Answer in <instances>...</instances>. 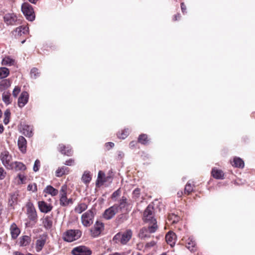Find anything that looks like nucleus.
Wrapping results in <instances>:
<instances>
[{
    "mask_svg": "<svg viewBox=\"0 0 255 255\" xmlns=\"http://www.w3.org/2000/svg\"><path fill=\"white\" fill-rule=\"evenodd\" d=\"M143 220L149 225H157V222L154 218V208L152 205L149 204L143 212Z\"/></svg>",
    "mask_w": 255,
    "mask_h": 255,
    "instance_id": "f257e3e1",
    "label": "nucleus"
},
{
    "mask_svg": "<svg viewBox=\"0 0 255 255\" xmlns=\"http://www.w3.org/2000/svg\"><path fill=\"white\" fill-rule=\"evenodd\" d=\"M132 233L131 230L128 229L124 232L117 234L113 238V241L116 243L126 245L131 238Z\"/></svg>",
    "mask_w": 255,
    "mask_h": 255,
    "instance_id": "f03ea898",
    "label": "nucleus"
},
{
    "mask_svg": "<svg viewBox=\"0 0 255 255\" xmlns=\"http://www.w3.org/2000/svg\"><path fill=\"white\" fill-rule=\"evenodd\" d=\"M68 187L66 184L63 185L59 191V201L60 205L62 207L68 206L73 203L72 198H68L67 193Z\"/></svg>",
    "mask_w": 255,
    "mask_h": 255,
    "instance_id": "7ed1b4c3",
    "label": "nucleus"
},
{
    "mask_svg": "<svg viewBox=\"0 0 255 255\" xmlns=\"http://www.w3.org/2000/svg\"><path fill=\"white\" fill-rule=\"evenodd\" d=\"M82 232L79 230H69L63 234V239L68 242H72L79 239Z\"/></svg>",
    "mask_w": 255,
    "mask_h": 255,
    "instance_id": "20e7f679",
    "label": "nucleus"
},
{
    "mask_svg": "<svg viewBox=\"0 0 255 255\" xmlns=\"http://www.w3.org/2000/svg\"><path fill=\"white\" fill-rule=\"evenodd\" d=\"M158 229L157 225H149L148 228H142L139 231L138 237L141 239L149 238L150 237V234L154 233Z\"/></svg>",
    "mask_w": 255,
    "mask_h": 255,
    "instance_id": "39448f33",
    "label": "nucleus"
},
{
    "mask_svg": "<svg viewBox=\"0 0 255 255\" xmlns=\"http://www.w3.org/2000/svg\"><path fill=\"white\" fill-rule=\"evenodd\" d=\"M0 159L3 165L8 170L12 168V156L7 151H3L1 152Z\"/></svg>",
    "mask_w": 255,
    "mask_h": 255,
    "instance_id": "423d86ee",
    "label": "nucleus"
},
{
    "mask_svg": "<svg viewBox=\"0 0 255 255\" xmlns=\"http://www.w3.org/2000/svg\"><path fill=\"white\" fill-rule=\"evenodd\" d=\"M21 10L28 20L32 21L34 19V11L30 4L27 2L23 3L21 5Z\"/></svg>",
    "mask_w": 255,
    "mask_h": 255,
    "instance_id": "0eeeda50",
    "label": "nucleus"
},
{
    "mask_svg": "<svg viewBox=\"0 0 255 255\" xmlns=\"http://www.w3.org/2000/svg\"><path fill=\"white\" fill-rule=\"evenodd\" d=\"M94 217L93 212L91 210L87 211L81 216L82 225L86 227H90L93 223Z\"/></svg>",
    "mask_w": 255,
    "mask_h": 255,
    "instance_id": "6e6552de",
    "label": "nucleus"
},
{
    "mask_svg": "<svg viewBox=\"0 0 255 255\" xmlns=\"http://www.w3.org/2000/svg\"><path fill=\"white\" fill-rule=\"evenodd\" d=\"M104 229V224L101 222L97 221L90 230L91 236L94 238L98 237Z\"/></svg>",
    "mask_w": 255,
    "mask_h": 255,
    "instance_id": "1a4fd4ad",
    "label": "nucleus"
},
{
    "mask_svg": "<svg viewBox=\"0 0 255 255\" xmlns=\"http://www.w3.org/2000/svg\"><path fill=\"white\" fill-rule=\"evenodd\" d=\"M119 209V206L115 205L105 211L103 217L107 220H110L112 219L117 213H118Z\"/></svg>",
    "mask_w": 255,
    "mask_h": 255,
    "instance_id": "9d476101",
    "label": "nucleus"
},
{
    "mask_svg": "<svg viewBox=\"0 0 255 255\" xmlns=\"http://www.w3.org/2000/svg\"><path fill=\"white\" fill-rule=\"evenodd\" d=\"M72 253L73 255H90L92 252L85 246H79L74 248Z\"/></svg>",
    "mask_w": 255,
    "mask_h": 255,
    "instance_id": "9b49d317",
    "label": "nucleus"
},
{
    "mask_svg": "<svg viewBox=\"0 0 255 255\" xmlns=\"http://www.w3.org/2000/svg\"><path fill=\"white\" fill-rule=\"evenodd\" d=\"M3 19L7 25H14L17 21L16 15L13 13H8L4 15Z\"/></svg>",
    "mask_w": 255,
    "mask_h": 255,
    "instance_id": "f8f14e48",
    "label": "nucleus"
},
{
    "mask_svg": "<svg viewBox=\"0 0 255 255\" xmlns=\"http://www.w3.org/2000/svg\"><path fill=\"white\" fill-rule=\"evenodd\" d=\"M27 215L29 220L35 221L37 218V214L33 205L30 203L27 205Z\"/></svg>",
    "mask_w": 255,
    "mask_h": 255,
    "instance_id": "ddd939ff",
    "label": "nucleus"
},
{
    "mask_svg": "<svg viewBox=\"0 0 255 255\" xmlns=\"http://www.w3.org/2000/svg\"><path fill=\"white\" fill-rule=\"evenodd\" d=\"M38 207L41 212L47 213L51 211L53 206L51 204H48L46 202L41 201L38 203Z\"/></svg>",
    "mask_w": 255,
    "mask_h": 255,
    "instance_id": "4468645a",
    "label": "nucleus"
},
{
    "mask_svg": "<svg viewBox=\"0 0 255 255\" xmlns=\"http://www.w3.org/2000/svg\"><path fill=\"white\" fill-rule=\"evenodd\" d=\"M28 94L26 92H23L18 100V105L20 108L23 107L28 102Z\"/></svg>",
    "mask_w": 255,
    "mask_h": 255,
    "instance_id": "2eb2a0df",
    "label": "nucleus"
},
{
    "mask_svg": "<svg viewBox=\"0 0 255 255\" xmlns=\"http://www.w3.org/2000/svg\"><path fill=\"white\" fill-rule=\"evenodd\" d=\"M26 144L25 138L22 136H20L18 139L17 144L19 150L23 153L26 151Z\"/></svg>",
    "mask_w": 255,
    "mask_h": 255,
    "instance_id": "dca6fc26",
    "label": "nucleus"
},
{
    "mask_svg": "<svg viewBox=\"0 0 255 255\" xmlns=\"http://www.w3.org/2000/svg\"><path fill=\"white\" fill-rule=\"evenodd\" d=\"M10 234L13 239H16L20 233V229L17 227L15 223H13L10 227Z\"/></svg>",
    "mask_w": 255,
    "mask_h": 255,
    "instance_id": "f3484780",
    "label": "nucleus"
},
{
    "mask_svg": "<svg viewBox=\"0 0 255 255\" xmlns=\"http://www.w3.org/2000/svg\"><path fill=\"white\" fill-rule=\"evenodd\" d=\"M165 239L167 243L170 245V246L171 247L174 246L176 239V236L175 233L172 232H169L166 234Z\"/></svg>",
    "mask_w": 255,
    "mask_h": 255,
    "instance_id": "a211bd4d",
    "label": "nucleus"
},
{
    "mask_svg": "<svg viewBox=\"0 0 255 255\" xmlns=\"http://www.w3.org/2000/svg\"><path fill=\"white\" fill-rule=\"evenodd\" d=\"M46 243V237H41L36 242L35 249L37 252L41 251Z\"/></svg>",
    "mask_w": 255,
    "mask_h": 255,
    "instance_id": "6ab92c4d",
    "label": "nucleus"
},
{
    "mask_svg": "<svg viewBox=\"0 0 255 255\" xmlns=\"http://www.w3.org/2000/svg\"><path fill=\"white\" fill-rule=\"evenodd\" d=\"M12 168L10 170H15V171H24L26 169V167L22 162L19 161H14L12 164Z\"/></svg>",
    "mask_w": 255,
    "mask_h": 255,
    "instance_id": "aec40b11",
    "label": "nucleus"
},
{
    "mask_svg": "<svg viewBox=\"0 0 255 255\" xmlns=\"http://www.w3.org/2000/svg\"><path fill=\"white\" fill-rule=\"evenodd\" d=\"M107 181L105 173L102 171H99L98 173V178L96 181V185L100 187Z\"/></svg>",
    "mask_w": 255,
    "mask_h": 255,
    "instance_id": "412c9836",
    "label": "nucleus"
},
{
    "mask_svg": "<svg viewBox=\"0 0 255 255\" xmlns=\"http://www.w3.org/2000/svg\"><path fill=\"white\" fill-rule=\"evenodd\" d=\"M232 165L235 167L243 168L244 167V162L240 157H235L234 158L233 162L231 161Z\"/></svg>",
    "mask_w": 255,
    "mask_h": 255,
    "instance_id": "4be33fe9",
    "label": "nucleus"
},
{
    "mask_svg": "<svg viewBox=\"0 0 255 255\" xmlns=\"http://www.w3.org/2000/svg\"><path fill=\"white\" fill-rule=\"evenodd\" d=\"M186 247L191 252L196 250V242L192 237L189 238L186 242Z\"/></svg>",
    "mask_w": 255,
    "mask_h": 255,
    "instance_id": "5701e85b",
    "label": "nucleus"
},
{
    "mask_svg": "<svg viewBox=\"0 0 255 255\" xmlns=\"http://www.w3.org/2000/svg\"><path fill=\"white\" fill-rule=\"evenodd\" d=\"M212 175L214 178L217 179H223L224 177V172L221 170L218 169L216 168H213Z\"/></svg>",
    "mask_w": 255,
    "mask_h": 255,
    "instance_id": "b1692460",
    "label": "nucleus"
},
{
    "mask_svg": "<svg viewBox=\"0 0 255 255\" xmlns=\"http://www.w3.org/2000/svg\"><path fill=\"white\" fill-rule=\"evenodd\" d=\"M15 33L17 36H21L22 34H27L29 31V28L26 26H20L15 29Z\"/></svg>",
    "mask_w": 255,
    "mask_h": 255,
    "instance_id": "393cba45",
    "label": "nucleus"
},
{
    "mask_svg": "<svg viewBox=\"0 0 255 255\" xmlns=\"http://www.w3.org/2000/svg\"><path fill=\"white\" fill-rule=\"evenodd\" d=\"M33 127L28 125H24L22 127V133L26 136L31 137L33 135Z\"/></svg>",
    "mask_w": 255,
    "mask_h": 255,
    "instance_id": "a878e982",
    "label": "nucleus"
},
{
    "mask_svg": "<svg viewBox=\"0 0 255 255\" xmlns=\"http://www.w3.org/2000/svg\"><path fill=\"white\" fill-rule=\"evenodd\" d=\"M44 192L52 196H55L58 194V190L51 185H48L44 190Z\"/></svg>",
    "mask_w": 255,
    "mask_h": 255,
    "instance_id": "bb28decb",
    "label": "nucleus"
},
{
    "mask_svg": "<svg viewBox=\"0 0 255 255\" xmlns=\"http://www.w3.org/2000/svg\"><path fill=\"white\" fill-rule=\"evenodd\" d=\"M30 242V237L28 236H23L19 238V244L20 246L25 247L28 245Z\"/></svg>",
    "mask_w": 255,
    "mask_h": 255,
    "instance_id": "cd10ccee",
    "label": "nucleus"
},
{
    "mask_svg": "<svg viewBox=\"0 0 255 255\" xmlns=\"http://www.w3.org/2000/svg\"><path fill=\"white\" fill-rule=\"evenodd\" d=\"M59 151L62 154L67 156H71L72 154V151L69 147H66L63 144H59Z\"/></svg>",
    "mask_w": 255,
    "mask_h": 255,
    "instance_id": "c85d7f7f",
    "label": "nucleus"
},
{
    "mask_svg": "<svg viewBox=\"0 0 255 255\" xmlns=\"http://www.w3.org/2000/svg\"><path fill=\"white\" fill-rule=\"evenodd\" d=\"M15 60L9 56H6L3 58L1 61V64L5 66H12L14 65Z\"/></svg>",
    "mask_w": 255,
    "mask_h": 255,
    "instance_id": "c756f323",
    "label": "nucleus"
},
{
    "mask_svg": "<svg viewBox=\"0 0 255 255\" xmlns=\"http://www.w3.org/2000/svg\"><path fill=\"white\" fill-rule=\"evenodd\" d=\"M69 172L68 168L63 166L58 168L56 171V176L57 177H61L65 174H68Z\"/></svg>",
    "mask_w": 255,
    "mask_h": 255,
    "instance_id": "7c9ffc66",
    "label": "nucleus"
},
{
    "mask_svg": "<svg viewBox=\"0 0 255 255\" xmlns=\"http://www.w3.org/2000/svg\"><path fill=\"white\" fill-rule=\"evenodd\" d=\"M88 208L87 205L84 203H81L79 204L75 208V212L78 214H81L84 211H85Z\"/></svg>",
    "mask_w": 255,
    "mask_h": 255,
    "instance_id": "2f4dec72",
    "label": "nucleus"
},
{
    "mask_svg": "<svg viewBox=\"0 0 255 255\" xmlns=\"http://www.w3.org/2000/svg\"><path fill=\"white\" fill-rule=\"evenodd\" d=\"M92 177L89 172L85 171L82 176V180L85 184H88L91 180Z\"/></svg>",
    "mask_w": 255,
    "mask_h": 255,
    "instance_id": "473e14b6",
    "label": "nucleus"
},
{
    "mask_svg": "<svg viewBox=\"0 0 255 255\" xmlns=\"http://www.w3.org/2000/svg\"><path fill=\"white\" fill-rule=\"evenodd\" d=\"M9 74V69L5 67L0 68V79L7 77Z\"/></svg>",
    "mask_w": 255,
    "mask_h": 255,
    "instance_id": "72a5a7b5",
    "label": "nucleus"
},
{
    "mask_svg": "<svg viewBox=\"0 0 255 255\" xmlns=\"http://www.w3.org/2000/svg\"><path fill=\"white\" fill-rule=\"evenodd\" d=\"M10 85V83L8 80L5 79L2 80L0 82V90L2 91L8 88Z\"/></svg>",
    "mask_w": 255,
    "mask_h": 255,
    "instance_id": "f704fd0d",
    "label": "nucleus"
},
{
    "mask_svg": "<svg viewBox=\"0 0 255 255\" xmlns=\"http://www.w3.org/2000/svg\"><path fill=\"white\" fill-rule=\"evenodd\" d=\"M168 220L169 221L171 222V224H173L179 221V217L174 214H171L169 215Z\"/></svg>",
    "mask_w": 255,
    "mask_h": 255,
    "instance_id": "c9c22d12",
    "label": "nucleus"
},
{
    "mask_svg": "<svg viewBox=\"0 0 255 255\" xmlns=\"http://www.w3.org/2000/svg\"><path fill=\"white\" fill-rule=\"evenodd\" d=\"M138 141L139 142L142 144H145L147 143L148 141L147 135L145 134H142L140 135L138 137Z\"/></svg>",
    "mask_w": 255,
    "mask_h": 255,
    "instance_id": "e433bc0d",
    "label": "nucleus"
},
{
    "mask_svg": "<svg viewBox=\"0 0 255 255\" xmlns=\"http://www.w3.org/2000/svg\"><path fill=\"white\" fill-rule=\"evenodd\" d=\"M43 223L46 229H50L52 226V221L48 217H46L44 219Z\"/></svg>",
    "mask_w": 255,
    "mask_h": 255,
    "instance_id": "4c0bfd02",
    "label": "nucleus"
},
{
    "mask_svg": "<svg viewBox=\"0 0 255 255\" xmlns=\"http://www.w3.org/2000/svg\"><path fill=\"white\" fill-rule=\"evenodd\" d=\"M129 134V131L128 129H125L122 130L121 132H119L117 134L118 137L121 139L126 138Z\"/></svg>",
    "mask_w": 255,
    "mask_h": 255,
    "instance_id": "58836bf2",
    "label": "nucleus"
},
{
    "mask_svg": "<svg viewBox=\"0 0 255 255\" xmlns=\"http://www.w3.org/2000/svg\"><path fill=\"white\" fill-rule=\"evenodd\" d=\"M2 98L3 101L6 104L8 105L10 103V94L8 92H4L2 94Z\"/></svg>",
    "mask_w": 255,
    "mask_h": 255,
    "instance_id": "ea45409f",
    "label": "nucleus"
},
{
    "mask_svg": "<svg viewBox=\"0 0 255 255\" xmlns=\"http://www.w3.org/2000/svg\"><path fill=\"white\" fill-rule=\"evenodd\" d=\"M4 118L3 120V123L7 125L9 121V118L10 116V112L9 110H6L4 113Z\"/></svg>",
    "mask_w": 255,
    "mask_h": 255,
    "instance_id": "a19ab883",
    "label": "nucleus"
},
{
    "mask_svg": "<svg viewBox=\"0 0 255 255\" xmlns=\"http://www.w3.org/2000/svg\"><path fill=\"white\" fill-rule=\"evenodd\" d=\"M38 71V69L36 68H32L30 72L31 77L33 78H36L39 76V73Z\"/></svg>",
    "mask_w": 255,
    "mask_h": 255,
    "instance_id": "79ce46f5",
    "label": "nucleus"
},
{
    "mask_svg": "<svg viewBox=\"0 0 255 255\" xmlns=\"http://www.w3.org/2000/svg\"><path fill=\"white\" fill-rule=\"evenodd\" d=\"M40 167V160L38 159H36L35 161L33 167V170L34 172H37L39 170V169Z\"/></svg>",
    "mask_w": 255,
    "mask_h": 255,
    "instance_id": "37998d69",
    "label": "nucleus"
},
{
    "mask_svg": "<svg viewBox=\"0 0 255 255\" xmlns=\"http://www.w3.org/2000/svg\"><path fill=\"white\" fill-rule=\"evenodd\" d=\"M193 190V187L190 183H188L185 187V193L189 194Z\"/></svg>",
    "mask_w": 255,
    "mask_h": 255,
    "instance_id": "c03bdc74",
    "label": "nucleus"
},
{
    "mask_svg": "<svg viewBox=\"0 0 255 255\" xmlns=\"http://www.w3.org/2000/svg\"><path fill=\"white\" fill-rule=\"evenodd\" d=\"M20 91V88L18 86H16L12 91V95L14 97H16Z\"/></svg>",
    "mask_w": 255,
    "mask_h": 255,
    "instance_id": "a18cd8bd",
    "label": "nucleus"
},
{
    "mask_svg": "<svg viewBox=\"0 0 255 255\" xmlns=\"http://www.w3.org/2000/svg\"><path fill=\"white\" fill-rule=\"evenodd\" d=\"M27 190L28 191L35 192L37 190V186L35 184H29L27 186Z\"/></svg>",
    "mask_w": 255,
    "mask_h": 255,
    "instance_id": "49530a36",
    "label": "nucleus"
},
{
    "mask_svg": "<svg viewBox=\"0 0 255 255\" xmlns=\"http://www.w3.org/2000/svg\"><path fill=\"white\" fill-rule=\"evenodd\" d=\"M121 190L120 189L115 191L112 195V198L113 200L116 199L118 197H119L121 194Z\"/></svg>",
    "mask_w": 255,
    "mask_h": 255,
    "instance_id": "de8ad7c7",
    "label": "nucleus"
},
{
    "mask_svg": "<svg viewBox=\"0 0 255 255\" xmlns=\"http://www.w3.org/2000/svg\"><path fill=\"white\" fill-rule=\"evenodd\" d=\"M17 177L19 180L20 181V183L23 184L25 183V181L26 180V177L25 175L21 174H19L17 175Z\"/></svg>",
    "mask_w": 255,
    "mask_h": 255,
    "instance_id": "09e8293b",
    "label": "nucleus"
},
{
    "mask_svg": "<svg viewBox=\"0 0 255 255\" xmlns=\"http://www.w3.org/2000/svg\"><path fill=\"white\" fill-rule=\"evenodd\" d=\"M6 175V172L2 167H0V180H2L4 178Z\"/></svg>",
    "mask_w": 255,
    "mask_h": 255,
    "instance_id": "8fccbe9b",
    "label": "nucleus"
},
{
    "mask_svg": "<svg viewBox=\"0 0 255 255\" xmlns=\"http://www.w3.org/2000/svg\"><path fill=\"white\" fill-rule=\"evenodd\" d=\"M74 163V160L73 159H69L66 160L65 162V164L68 166H71Z\"/></svg>",
    "mask_w": 255,
    "mask_h": 255,
    "instance_id": "3c124183",
    "label": "nucleus"
},
{
    "mask_svg": "<svg viewBox=\"0 0 255 255\" xmlns=\"http://www.w3.org/2000/svg\"><path fill=\"white\" fill-rule=\"evenodd\" d=\"M126 198L123 197L122 199L120 200V206L121 207H124L126 204Z\"/></svg>",
    "mask_w": 255,
    "mask_h": 255,
    "instance_id": "603ef678",
    "label": "nucleus"
},
{
    "mask_svg": "<svg viewBox=\"0 0 255 255\" xmlns=\"http://www.w3.org/2000/svg\"><path fill=\"white\" fill-rule=\"evenodd\" d=\"M155 244H156V243L154 241H152L149 243H147L146 244L145 247L146 248H150V247L154 246L155 245Z\"/></svg>",
    "mask_w": 255,
    "mask_h": 255,
    "instance_id": "864d4df0",
    "label": "nucleus"
},
{
    "mask_svg": "<svg viewBox=\"0 0 255 255\" xmlns=\"http://www.w3.org/2000/svg\"><path fill=\"white\" fill-rule=\"evenodd\" d=\"M124 157V153L123 151H120L118 152V159H122Z\"/></svg>",
    "mask_w": 255,
    "mask_h": 255,
    "instance_id": "5fc2aeb1",
    "label": "nucleus"
},
{
    "mask_svg": "<svg viewBox=\"0 0 255 255\" xmlns=\"http://www.w3.org/2000/svg\"><path fill=\"white\" fill-rule=\"evenodd\" d=\"M181 8L182 11L183 12H185L186 11V7L183 2H182L181 3Z\"/></svg>",
    "mask_w": 255,
    "mask_h": 255,
    "instance_id": "6e6d98bb",
    "label": "nucleus"
},
{
    "mask_svg": "<svg viewBox=\"0 0 255 255\" xmlns=\"http://www.w3.org/2000/svg\"><path fill=\"white\" fill-rule=\"evenodd\" d=\"M108 145H110V147L112 148L114 146V143L111 142H108L106 143V146H107Z\"/></svg>",
    "mask_w": 255,
    "mask_h": 255,
    "instance_id": "4d7b16f0",
    "label": "nucleus"
},
{
    "mask_svg": "<svg viewBox=\"0 0 255 255\" xmlns=\"http://www.w3.org/2000/svg\"><path fill=\"white\" fill-rule=\"evenodd\" d=\"M3 131V127L1 124H0V133H2Z\"/></svg>",
    "mask_w": 255,
    "mask_h": 255,
    "instance_id": "13d9d810",
    "label": "nucleus"
},
{
    "mask_svg": "<svg viewBox=\"0 0 255 255\" xmlns=\"http://www.w3.org/2000/svg\"><path fill=\"white\" fill-rule=\"evenodd\" d=\"M135 142L134 141H132L130 142L129 146L130 147H133V146H134L135 145Z\"/></svg>",
    "mask_w": 255,
    "mask_h": 255,
    "instance_id": "bf43d9fd",
    "label": "nucleus"
},
{
    "mask_svg": "<svg viewBox=\"0 0 255 255\" xmlns=\"http://www.w3.org/2000/svg\"><path fill=\"white\" fill-rule=\"evenodd\" d=\"M180 14H177L174 16V18L173 19L174 20H177L178 19V18L179 17Z\"/></svg>",
    "mask_w": 255,
    "mask_h": 255,
    "instance_id": "052dcab7",
    "label": "nucleus"
},
{
    "mask_svg": "<svg viewBox=\"0 0 255 255\" xmlns=\"http://www.w3.org/2000/svg\"><path fill=\"white\" fill-rule=\"evenodd\" d=\"M109 255H124V254H122L119 253H115L114 254H110Z\"/></svg>",
    "mask_w": 255,
    "mask_h": 255,
    "instance_id": "680f3d73",
    "label": "nucleus"
},
{
    "mask_svg": "<svg viewBox=\"0 0 255 255\" xmlns=\"http://www.w3.org/2000/svg\"><path fill=\"white\" fill-rule=\"evenodd\" d=\"M133 193L134 194H139V190L138 189H135L134 191H133Z\"/></svg>",
    "mask_w": 255,
    "mask_h": 255,
    "instance_id": "e2e57ef3",
    "label": "nucleus"
},
{
    "mask_svg": "<svg viewBox=\"0 0 255 255\" xmlns=\"http://www.w3.org/2000/svg\"><path fill=\"white\" fill-rule=\"evenodd\" d=\"M37 0H29V1L32 3H35Z\"/></svg>",
    "mask_w": 255,
    "mask_h": 255,
    "instance_id": "0e129e2a",
    "label": "nucleus"
},
{
    "mask_svg": "<svg viewBox=\"0 0 255 255\" xmlns=\"http://www.w3.org/2000/svg\"><path fill=\"white\" fill-rule=\"evenodd\" d=\"M1 115H2V112H1V110H0V118L1 117Z\"/></svg>",
    "mask_w": 255,
    "mask_h": 255,
    "instance_id": "69168bd1",
    "label": "nucleus"
},
{
    "mask_svg": "<svg viewBox=\"0 0 255 255\" xmlns=\"http://www.w3.org/2000/svg\"><path fill=\"white\" fill-rule=\"evenodd\" d=\"M160 255H166V254L165 253H163V254H161Z\"/></svg>",
    "mask_w": 255,
    "mask_h": 255,
    "instance_id": "338daca9",
    "label": "nucleus"
},
{
    "mask_svg": "<svg viewBox=\"0 0 255 255\" xmlns=\"http://www.w3.org/2000/svg\"><path fill=\"white\" fill-rule=\"evenodd\" d=\"M24 42H25V40H23V41H22L21 43H23Z\"/></svg>",
    "mask_w": 255,
    "mask_h": 255,
    "instance_id": "774afa93",
    "label": "nucleus"
}]
</instances>
